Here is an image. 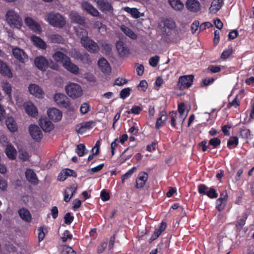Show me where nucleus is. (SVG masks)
<instances>
[{"mask_svg":"<svg viewBox=\"0 0 254 254\" xmlns=\"http://www.w3.org/2000/svg\"><path fill=\"white\" fill-rule=\"evenodd\" d=\"M35 66L40 70L45 71L49 67L54 70H58L59 65L52 60H48L43 56L36 57L34 59Z\"/></svg>","mask_w":254,"mask_h":254,"instance_id":"1","label":"nucleus"},{"mask_svg":"<svg viewBox=\"0 0 254 254\" xmlns=\"http://www.w3.org/2000/svg\"><path fill=\"white\" fill-rule=\"evenodd\" d=\"M47 20L51 25L57 28H63L66 24L64 17L59 12H49L47 15Z\"/></svg>","mask_w":254,"mask_h":254,"instance_id":"2","label":"nucleus"},{"mask_svg":"<svg viewBox=\"0 0 254 254\" xmlns=\"http://www.w3.org/2000/svg\"><path fill=\"white\" fill-rule=\"evenodd\" d=\"M7 23L11 26L20 28L22 25V20L19 14L13 10H8L5 15Z\"/></svg>","mask_w":254,"mask_h":254,"instance_id":"3","label":"nucleus"},{"mask_svg":"<svg viewBox=\"0 0 254 254\" xmlns=\"http://www.w3.org/2000/svg\"><path fill=\"white\" fill-rule=\"evenodd\" d=\"M80 43L91 53L96 54L99 51L100 48L97 43L88 36L81 37Z\"/></svg>","mask_w":254,"mask_h":254,"instance_id":"4","label":"nucleus"},{"mask_svg":"<svg viewBox=\"0 0 254 254\" xmlns=\"http://www.w3.org/2000/svg\"><path fill=\"white\" fill-rule=\"evenodd\" d=\"M67 94L71 98L76 99L82 95V89L81 86L74 83H69L65 87Z\"/></svg>","mask_w":254,"mask_h":254,"instance_id":"5","label":"nucleus"},{"mask_svg":"<svg viewBox=\"0 0 254 254\" xmlns=\"http://www.w3.org/2000/svg\"><path fill=\"white\" fill-rule=\"evenodd\" d=\"M194 77L192 74L181 76L177 82L178 87L181 90L188 89L192 85Z\"/></svg>","mask_w":254,"mask_h":254,"instance_id":"6","label":"nucleus"},{"mask_svg":"<svg viewBox=\"0 0 254 254\" xmlns=\"http://www.w3.org/2000/svg\"><path fill=\"white\" fill-rule=\"evenodd\" d=\"M54 101L59 106L66 109H69L71 103L69 99L64 94L58 93L54 96Z\"/></svg>","mask_w":254,"mask_h":254,"instance_id":"7","label":"nucleus"},{"mask_svg":"<svg viewBox=\"0 0 254 254\" xmlns=\"http://www.w3.org/2000/svg\"><path fill=\"white\" fill-rule=\"evenodd\" d=\"M208 188L204 184H200L198 186V192L201 195H206L210 198H216L218 197V193L216 190L211 188L208 190Z\"/></svg>","mask_w":254,"mask_h":254,"instance_id":"8","label":"nucleus"},{"mask_svg":"<svg viewBox=\"0 0 254 254\" xmlns=\"http://www.w3.org/2000/svg\"><path fill=\"white\" fill-rule=\"evenodd\" d=\"M96 2L98 8L102 12H112L114 8L111 0H93Z\"/></svg>","mask_w":254,"mask_h":254,"instance_id":"9","label":"nucleus"},{"mask_svg":"<svg viewBox=\"0 0 254 254\" xmlns=\"http://www.w3.org/2000/svg\"><path fill=\"white\" fill-rule=\"evenodd\" d=\"M116 47L121 57H127L130 54V49L127 44L122 41H118L116 43Z\"/></svg>","mask_w":254,"mask_h":254,"instance_id":"10","label":"nucleus"},{"mask_svg":"<svg viewBox=\"0 0 254 254\" xmlns=\"http://www.w3.org/2000/svg\"><path fill=\"white\" fill-rule=\"evenodd\" d=\"M12 52L13 57L20 63H25L28 60V56L22 49L15 47L12 49Z\"/></svg>","mask_w":254,"mask_h":254,"instance_id":"11","label":"nucleus"},{"mask_svg":"<svg viewBox=\"0 0 254 254\" xmlns=\"http://www.w3.org/2000/svg\"><path fill=\"white\" fill-rule=\"evenodd\" d=\"M29 133L32 138L36 141L39 142L43 137L40 128L35 125H31L29 127Z\"/></svg>","mask_w":254,"mask_h":254,"instance_id":"12","label":"nucleus"},{"mask_svg":"<svg viewBox=\"0 0 254 254\" xmlns=\"http://www.w3.org/2000/svg\"><path fill=\"white\" fill-rule=\"evenodd\" d=\"M24 22L25 24L33 32L37 33H40L41 32L42 29L40 24L32 18L26 17L25 18Z\"/></svg>","mask_w":254,"mask_h":254,"instance_id":"13","label":"nucleus"},{"mask_svg":"<svg viewBox=\"0 0 254 254\" xmlns=\"http://www.w3.org/2000/svg\"><path fill=\"white\" fill-rule=\"evenodd\" d=\"M81 7L84 11L93 16L97 17L100 14L98 10L88 1H83L81 3Z\"/></svg>","mask_w":254,"mask_h":254,"instance_id":"14","label":"nucleus"},{"mask_svg":"<svg viewBox=\"0 0 254 254\" xmlns=\"http://www.w3.org/2000/svg\"><path fill=\"white\" fill-rule=\"evenodd\" d=\"M47 114L49 119L54 122H58L62 118V112L56 108L49 109L47 111Z\"/></svg>","mask_w":254,"mask_h":254,"instance_id":"15","label":"nucleus"},{"mask_svg":"<svg viewBox=\"0 0 254 254\" xmlns=\"http://www.w3.org/2000/svg\"><path fill=\"white\" fill-rule=\"evenodd\" d=\"M68 176H72L73 177H76L77 174L76 172L70 169H63L58 176V180L60 181H64Z\"/></svg>","mask_w":254,"mask_h":254,"instance_id":"16","label":"nucleus"},{"mask_svg":"<svg viewBox=\"0 0 254 254\" xmlns=\"http://www.w3.org/2000/svg\"><path fill=\"white\" fill-rule=\"evenodd\" d=\"M69 18L72 22L77 23L80 25L85 24V18L81 16L77 12L71 11L69 13Z\"/></svg>","mask_w":254,"mask_h":254,"instance_id":"17","label":"nucleus"},{"mask_svg":"<svg viewBox=\"0 0 254 254\" xmlns=\"http://www.w3.org/2000/svg\"><path fill=\"white\" fill-rule=\"evenodd\" d=\"M186 5L187 8L193 12L198 11L201 7L200 3L198 0H187Z\"/></svg>","mask_w":254,"mask_h":254,"instance_id":"18","label":"nucleus"},{"mask_svg":"<svg viewBox=\"0 0 254 254\" xmlns=\"http://www.w3.org/2000/svg\"><path fill=\"white\" fill-rule=\"evenodd\" d=\"M28 90L30 94L36 97L41 98L43 97V91L42 88L35 84L29 85Z\"/></svg>","mask_w":254,"mask_h":254,"instance_id":"19","label":"nucleus"},{"mask_svg":"<svg viewBox=\"0 0 254 254\" xmlns=\"http://www.w3.org/2000/svg\"><path fill=\"white\" fill-rule=\"evenodd\" d=\"M148 178V175L145 172L139 173L138 176L136 180V187L137 188H143Z\"/></svg>","mask_w":254,"mask_h":254,"instance_id":"20","label":"nucleus"},{"mask_svg":"<svg viewBox=\"0 0 254 254\" xmlns=\"http://www.w3.org/2000/svg\"><path fill=\"white\" fill-rule=\"evenodd\" d=\"M25 177L27 180L31 184L37 185L38 184L39 180L37 177L36 174L31 169H28L25 172Z\"/></svg>","mask_w":254,"mask_h":254,"instance_id":"21","label":"nucleus"},{"mask_svg":"<svg viewBox=\"0 0 254 254\" xmlns=\"http://www.w3.org/2000/svg\"><path fill=\"white\" fill-rule=\"evenodd\" d=\"M63 66L68 71L76 75L79 72V68L78 66L72 63L70 58L67 61H64Z\"/></svg>","mask_w":254,"mask_h":254,"instance_id":"22","label":"nucleus"},{"mask_svg":"<svg viewBox=\"0 0 254 254\" xmlns=\"http://www.w3.org/2000/svg\"><path fill=\"white\" fill-rule=\"evenodd\" d=\"M0 74L3 76L11 78L12 73L8 65L3 61L0 60Z\"/></svg>","mask_w":254,"mask_h":254,"instance_id":"23","label":"nucleus"},{"mask_svg":"<svg viewBox=\"0 0 254 254\" xmlns=\"http://www.w3.org/2000/svg\"><path fill=\"white\" fill-rule=\"evenodd\" d=\"M77 190V186L67 187L64 191V201L68 202Z\"/></svg>","mask_w":254,"mask_h":254,"instance_id":"24","label":"nucleus"},{"mask_svg":"<svg viewBox=\"0 0 254 254\" xmlns=\"http://www.w3.org/2000/svg\"><path fill=\"white\" fill-rule=\"evenodd\" d=\"M80 127L78 129L76 128V131L80 134L83 133L86 129H91L96 125V123L92 121H89L87 122H84L81 123Z\"/></svg>","mask_w":254,"mask_h":254,"instance_id":"25","label":"nucleus"},{"mask_svg":"<svg viewBox=\"0 0 254 254\" xmlns=\"http://www.w3.org/2000/svg\"><path fill=\"white\" fill-rule=\"evenodd\" d=\"M98 64L99 67L103 72L109 73L111 72V66L107 60L105 58H100L98 62Z\"/></svg>","mask_w":254,"mask_h":254,"instance_id":"26","label":"nucleus"},{"mask_svg":"<svg viewBox=\"0 0 254 254\" xmlns=\"http://www.w3.org/2000/svg\"><path fill=\"white\" fill-rule=\"evenodd\" d=\"M24 109L25 112L29 116L35 117L38 115V110L36 107L31 102H29L26 105H24Z\"/></svg>","mask_w":254,"mask_h":254,"instance_id":"27","label":"nucleus"},{"mask_svg":"<svg viewBox=\"0 0 254 254\" xmlns=\"http://www.w3.org/2000/svg\"><path fill=\"white\" fill-rule=\"evenodd\" d=\"M6 125L8 129L11 132H15L17 131L18 126L14 118L12 117H8L5 120Z\"/></svg>","mask_w":254,"mask_h":254,"instance_id":"28","label":"nucleus"},{"mask_svg":"<svg viewBox=\"0 0 254 254\" xmlns=\"http://www.w3.org/2000/svg\"><path fill=\"white\" fill-rule=\"evenodd\" d=\"M39 125L42 129L45 132H50L54 128L53 124L50 121L46 119H40Z\"/></svg>","mask_w":254,"mask_h":254,"instance_id":"29","label":"nucleus"},{"mask_svg":"<svg viewBox=\"0 0 254 254\" xmlns=\"http://www.w3.org/2000/svg\"><path fill=\"white\" fill-rule=\"evenodd\" d=\"M31 40L36 47L42 49H46L47 45L46 43L39 37L32 35L31 36Z\"/></svg>","mask_w":254,"mask_h":254,"instance_id":"30","label":"nucleus"},{"mask_svg":"<svg viewBox=\"0 0 254 254\" xmlns=\"http://www.w3.org/2000/svg\"><path fill=\"white\" fill-rule=\"evenodd\" d=\"M52 57L56 62L62 63L63 65H64V61H67L69 58L65 54L61 51L56 52L53 55Z\"/></svg>","mask_w":254,"mask_h":254,"instance_id":"31","label":"nucleus"},{"mask_svg":"<svg viewBox=\"0 0 254 254\" xmlns=\"http://www.w3.org/2000/svg\"><path fill=\"white\" fill-rule=\"evenodd\" d=\"M5 152L9 159L14 160L16 158L17 152L15 148L11 144H8L6 146Z\"/></svg>","mask_w":254,"mask_h":254,"instance_id":"32","label":"nucleus"},{"mask_svg":"<svg viewBox=\"0 0 254 254\" xmlns=\"http://www.w3.org/2000/svg\"><path fill=\"white\" fill-rule=\"evenodd\" d=\"M18 213L21 218L26 222H29L31 220V215L30 212L25 208L19 209Z\"/></svg>","mask_w":254,"mask_h":254,"instance_id":"33","label":"nucleus"},{"mask_svg":"<svg viewBox=\"0 0 254 254\" xmlns=\"http://www.w3.org/2000/svg\"><path fill=\"white\" fill-rule=\"evenodd\" d=\"M121 30L128 37L133 40L137 39V35L130 28L125 25H122L121 27Z\"/></svg>","mask_w":254,"mask_h":254,"instance_id":"34","label":"nucleus"},{"mask_svg":"<svg viewBox=\"0 0 254 254\" xmlns=\"http://www.w3.org/2000/svg\"><path fill=\"white\" fill-rule=\"evenodd\" d=\"M222 3V0H213L209 8L211 13H216L221 8Z\"/></svg>","mask_w":254,"mask_h":254,"instance_id":"35","label":"nucleus"},{"mask_svg":"<svg viewBox=\"0 0 254 254\" xmlns=\"http://www.w3.org/2000/svg\"><path fill=\"white\" fill-rule=\"evenodd\" d=\"M124 10L134 18H138L141 16L140 12L136 8H130L127 6L124 8Z\"/></svg>","mask_w":254,"mask_h":254,"instance_id":"36","label":"nucleus"},{"mask_svg":"<svg viewBox=\"0 0 254 254\" xmlns=\"http://www.w3.org/2000/svg\"><path fill=\"white\" fill-rule=\"evenodd\" d=\"M159 116L160 117L158 118H157V119L156 120V125H155V127L157 129H159L161 128V125L160 124V120H162V121L166 122V121L168 118L167 112L164 110H163L160 112Z\"/></svg>","mask_w":254,"mask_h":254,"instance_id":"37","label":"nucleus"},{"mask_svg":"<svg viewBox=\"0 0 254 254\" xmlns=\"http://www.w3.org/2000/svg\"><path fill=\"white\" fill-rule=\"evenodd\" d=\"M172 7L175 10H181L184 8V4L180 0H169Z\"/></svg>","mask_w":254,"mask_h":254,"instance_id":"38","label":"nucleus"},{"mask_svg":"<svg viewBox=\"0 0 254 254\" xmlns=\"http://www.w3.org/2000/svg\"><path fill=\"white\" fill-rule=\"evenodd\" d=\"M51 41L53 43L64 44V39L59 34H52L49 37Z\"/></svg>","mask_w":254,"mask_h":254,"instance_id":"39","label":"nucleus"},{"mask_svg":"<svg viewBox=\"0 0 254 254\" xmlns=\"http://www.w3.org/2000/svg\"><path fill=\"white\" fill-rule=\"evenodd\" d=\"M75 152L80 157H82L87 153L88 151L86 149V147L83 144H79L76 146Z\"/></svg>","mask_w":254,"mask_h":254,"instance_id":"40","label":"nucleus"},{"mask_svg":"<svg viewBox=\"0 0 254 254\" xmlns=\"http://www.w3.org/2000/svg\"><path fill=\"white\" fill-rule=\"evenodd\" d=\"M239 143V139L237 136H231L227 142V146L230 149L235 148Z\"/></svg>","mask_w":254,"mask_h":254,"instance_id":"41","label":"nucleus"},{"mask_svg":"<svg viewBox=\"0 0 254 254\" xmlns=\"http://www.w3.org/2000/svg\"><path fill=\"white\" fill-rule=\"evenodd\" d=\"M164 25V28L172 29L175 27V23L171 19H164L161 21Z\"/></svg>","mask_w":254,"mask_h":254,"instance_id":"42","label":"nucleus"},{"mask_svg":"<svg viewBox=\"0 0 254 254\" xmlns=\"http://www.w3.org/2000/svg\"><path fill=\"white\" fill-rule=\"evenodd\" d=\"M2 88L5 93L9 96L11 94V86L7 81L3 82L2 83Z\"/></svg>","mask_w":254,"mask_h":254,"instance_id":"43","label":"nucleus"},{"mask_svg":"<svg viewBox=\"0 0 254 254\" xmlns=\"http://www.w3.org/2000/svg\"><path fill=\"white\" fill-rule=\"evenodd\" d=\"M136 169L135 167H133L132 168L128 170L126 173L124 174L121 177L122 183H124L126 180L128 179L134 172Z\"/></svg>","mask_w":254,"mask_h":254,"instance_id":"44","label":"nucleus"},{"mask_svg":"<svg viewBox=\"0 0 254 254\" xmlns=\"http://www.w3.org/2000/svg\"><path fill=\"white\" fill-rule=\"evenodd\" d=\"M248 218L247 213H245L242 214V218L238 219L236 226L238 228H241L245 225L246 221Z\"/></svg>","mask_w":254,"mask_h":254,"instance_id":"45","label":"nucleus"},{"mask_svg":"<svg viewBox=\"0 0 254 254\" xmlns=\"http://www.w3.org/2000/svg\"><path fill=\"white\" fill-rule=\"evenodd\" d=\"M131 89L129 87H127L122 89L120 93V97L123 99H125L130 94Z\"/></svg>","mask_w":254,"mask_h":254,"instance_id":"46","label":"nucleus"},{"mask_svg":"<svg viewBox=\"0 0 254 254\" xmlns=\"http://www.w3.org/2000/svg\"><path fill=\"white\" fill-rule=\"evenodd\" d=\"M185 104L184 103H181L178 105V111L180 114L179 118L181 119L182 123L185 119V117H184V114L185 112Z\"/></svg>","mask_w":254,"mask_h":254,"instance_id":"47","label":"nucleus"},{"mask_svg":"<svg viewBox=\"0 0 254 254\" xmlns=\"http://www.w3.org/2000/svg\"><path fill=\"white\" fill-rule=\"evenodd\" d=\"M90 110V106L88 103H83L81 104L80 108L81 114L84 115L87 113Z\"/></svg>","mask_w":254,"mask_h":254,"instance_id":"48","label":"nucleus"},{"mask_svg":"<svg viewBox=\"0 0 254 254\" xmlns=\"http://www.w3.org/2000/svg\"><path fill=\"white\" fill-rule=\"evenodd\" d=\"M142 110V108L141 107L138 106H134L130 110L127 111V113L129 114H133L134 115H138L140 113Z\"/></svg>","mask_w":254,"mask_h":254,"instance_id":"49","label":"nucleus"},{"mask_svg":"<svg viewBox=\"0 0 254 254\" xmlns=\"http://www.w3.org/2000/svg\"><path fill=\"white\" fill-rule=\"evenodd\" d=\"M62 254H76V252L73 250V249L67 246H64L61 252Z\"/></svg>","mask_w":254,"mask_h":254,"instance_id":"50","label":"nucleus"},{"mask_svg":"<svg viewBox=\"0 0 254 254\" xmlns=\"http://www.w3.org/2000/svg\"><path fill=\"white\" fill-rule=\"evenodd\" d=\"M221 144V140L217 138H213L209 141V144L212 145L213 148H217Z\"/></svg>","mask_w":254,"mask_h":254,"instance_id":"51","label":"nucleus"},{"mask_svg":"<svg viewBox=\"0 0 254 254\" xmlns=\"http://www.w3.org/2000/svg\"><path fill=\"white\" fill-rule=\"evenodd\" d=\"M75 32L78 37H83V36H87V32L86 30L83 28L78 27L75 29Z\"/></svg>","mask_w":254,"mask_h":254,"instance_id":"52","label":"nucleus"},{"mask_svg":"<svg viewBox=\"0 0 254 254\" xmlns=\"http://www.w3.org/2000/svg\"><path fill=\"white\" fill-rule=\"evenodd\" d=\"M233 53L232 47H229L227 49L223 51V60L228 59Z\"/></svg>","mask_w":254,"mask_h":254,"instance_id":"53","label":"nucleus"},{"mask_svg":"<svg viewBox=\"0 0 254 254\" xmlns=\"http://www.w3.org/2000/svg\"><path fill=\"white\" fill-rule=\"evenodd\" d=\"M240 135L244 138H248L251 136V131L249 129L244 128L240 130Z\"/></svg>","mask_w":254,"mask_h":254,"instance_id":"54","label":"nucleus"},{"mask_svg":"<svg viewBox=\"0 0 254 254\" xmlns=\"http://www.w3.org/2000/svg\"><path fill=\"white\" fill-rule=\"evenodd\" d=\"M177 116L176 112L172 111L169 114V117L171 119V125L172 127H176V118Z\"/></svg>","mask_w":254,"mask_h":254,"instance_id":"55","label":"nucleus"},{"mask_svg":"<svg viewBox=\"0 0 254 254\" xmlns=\"http://www.w3.org/2000/svg\"><path fill=\"white\" fill-rule=\"evenodd\" d=\"M64 223L67 225H70L73 221L74 219V217L71 215L70 212H67L64 216Z\"/></svg>","mask_w":254,"mask_h":254,"instance_id":"56","label":"nucleus"},{"mask_svg":"<svg viewBox=\"0 0 254 254\" xmlns=\"http://www.w3.org/2000/svg\"><path fill=\"white\" fill-rule=\"evenodd\" d=\"M38 232V242L40 243L43 240L45 237V234L44 232V228L43 227H40L37 229Z\"/></svg>","mask_w":254,"mask_h":254,"instance_id":"57","label":"nucleus"},{"mask_svg":"<svg viewBox=\"0 0 254 254\" xmlns=\"http://www.w3.org/2000/svg\"><path fill=\"white\" fill-rule=\"evenodd\" d=\"M159 61V57L158 56H155L154 57H151L149 61V64L151 66L153 67H155L157 66Z\"/></svg>","mask_w":254,"mask_h":254,"instance_id":"58","label":"nucleus"},{"mask_svg":"<svg viewBox=\"0 0 254 254\" xmlns=\"http://www.w3.org/2000/svg\"><path fill=\"white\" fill-rule=\"evenodd\" d=\"M72 238V235L71 234L68 230H65L63 233V237L62 238V242L65 243L67 239H71Z\"/></svg>","mask_w":254,"mask_h":254,"instance_id":"59","label":"nucleus"},{"mask_svg":"<svg viewBox=\"0 0 254 254\" xmlns=\"http://www.w3.org/2000/svg\"><path fill=\"white\" fill-rule=\"evenodd\" d=\"M128 83V80L126 78H117L114 83V85L118 86H122L124 84H126Z\"/></svg>","mask_w":254,"mask_h":254,"instance_id":"60","label":"nucleus"},{"mask_svg":"<svg viewBox=\"0 0 254 254\" xmlns=\"http://www.w3.org/2000/svg\"><path fill=\"white\" fill-rule=\"evenodd\" d=\"M104 166V163L100 164L99 165L89 169L88 172L90 174H92L93 173L98 172L101 171L103 168Z\"/></svg>","mask_w":254,"mask_h":254,"instance_id":"61","label":"nucleus"},{"mask_svg":"<svg viewBox=\"0 0 254 254\" xmlns=\"http://www.w3.org/2000/svg\"><path fill=\"white\" fill-rule=\"evenodd\" d=\"M100 197L102 200L106 201L110 199L109 193L105 190H103L101 191Z\"/></svg>","mask_w":254,"mask_h":254,"instance_id":"62","label":"nucleus"},{"mask_svg":"<svg viewBox=\"0 0 254 254\" xmlns=\"http://www.w3.org/2000/svg\"><path fill=\"white\" fill-rule=\"evenodd\" d=\"M200 24L198 20H195L193 22L191 26V32L193 34L196 32V31L198 30V28H199Z\"/></svg>","mask_w":254,"mask_h":254,"instance_id":"63","label":"nucleus"},{"mask_svg":"<svg viewBox=\"0 0 254 254\" xmlns=\"http://www.w3.org/2000/svg\"><path fill=\"white\" fill-rule=\"evenodd\" d=\"M238 35L239 33L237 30H232L228 34V39L229 40H234L238 37Z\"/></svg>","mask_w":254,"mask_h":254,"instance_id":"64","label":"nucleus"}]
</instances>
